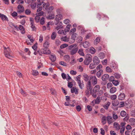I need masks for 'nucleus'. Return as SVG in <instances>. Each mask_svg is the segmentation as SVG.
Wrapping results in <instances>:
<instances>
[{"label":"nucleus","instance_id":"nucleus-53","mask_svg":"<svg viewBox=\"0 0 135 135\" xmlns=\"http://www.w3.org/2000/svg\"><path fill=\"white\" fill-rule=\"evenodd\" d=\"M25 12L26 14L29 15L30 14L31 12L29 9H27L25 10Z\"/></svg>","mask_w":135,"mask_h":135},{"label":"nucleus","instance_id":"nucleus-3","mask_svg":"<svg viewBox=\"0 0 135 135\" xmlns=\"http://www.w3.org/2000/svg\"><path fill=\"white\" fill-rule=\"evenodd\" d=\"M133 105L132 101L129 100L126 101L125 104V106L127 108L131 107Z\"/></svg>","mask_w":135,"mask_h":135},{"label":"nucleus","instance_id":"nucleus-17","mask_svg":"<svg viewBox=\"0 0 135 135\" xmlns=\"http://www.w3.org/2000/svg\"><path fill=\"white\" fill-rule=\"evenodd\" d=\"M71 91L72 93H75L76 94H78V89L74 87H73L71 89Z\"/></svg>","mask_w":135,"mask_h":135},{"label":"nucleus","instance_id":"nucleus-43","mask_svg":"<svg viewBox=\"0 0 135 135\" xmlns=\"http://www.w3.org/2000/svg\"><path fill=\"white\" fill-rule=\"evenodd\" d=\"M38 2L40 3L38 4H37V7H38L39 6L42 4L43 3L44 1L45 0H37Z\"/></svg>","mask_w":135,"mask_h":135},{"label":"nucleus","instance_id":"nucleus-54","mask_svg":"<svg viewBox=\"0 0 135 135\" xmlns=\"http://www.w3.org/2000/svg\"><path fill=\"white\" fill-rule=\"evenodd\" d=\"M113 86L112 84L111 83H108L107 84V88L109 89Z\"/></svg>","mask_w":135,"mask_h":135},{"label":"nucleus","instance_id":"nucleus-56","mask_svg":"<svg viewBox=\"0 0 135 135\" xmlns=\"http://www.w3.org/2000/svg\"><path fill=\"white\" fill-rule=\"evenodd\" d=\"M106 71L108 72H112V71L111 70V69L109 67V66H107L106 68Z\"/></svg>","mask_w":135,"mask_h":135},{"label":"nucleus","instance_id":"nucleus-31","mask_svg":"<svg viewBox=\"0 0 135 135\" xmlns=\"http://www.w3.org/2000/svg\"><path fill=\"white\" fill-rule=\"evenodd\" d=\"M95 101V104H99L100 101V97H98L96 99L94 100Z\"/></svg>","mask_w":135,"mask_h":135},{"label":"nucleus","instance_id":"nucleus-42","mask_svg":"<svg viewBox=\"0 0 135 135\" xmlns=\"http://www.w3.org/2000/svg\"><path fill=\"white\" fill-rule=\"evenodd\" d=\"M56 33L55 32H53L51 35V38L52 39L54 40L56 36Z\"/></svg>","mask_w":135,"mask_h":135},{"label":"nucleus","instance_id":"nucleus-5","mask_svg":"<svg viewBox=\"0 0 135 135\" xmlns=\"http://www.w3.org/2000/svg\"><path fill=\"white\" fill-rule=\"evenodd\" d=\"M42 50L43 54L46 55H48L51 53V51L49 49L45 47L44 48L42 49Z\"/></svg>","mask_w":135,"mask_h":135},{"label":"nucleus","instance_id":"nucleus-6","mask_svg":"<svg viewBox=\"0 0 135 135\" xmlns=\"http://www.w3.org/2000/svg\"><path fill=\"white\" fill-rule=\"evenodd\" d=\"M90 79L91 80L93 85H94L97 84V80L95 76H91L90 78Z\"/></svg>","mask_w":135,"mask_h":135},{"label":"nucleus","instance_id":"nucleus-39","mask_svg":"<svg viewBox=\"0 0 135 135\" xmlns=\"http://www.w3.org/2000/svg\"><path fill=\"white\" fill-rule=\"evenodd\" d=\"M37 43L36 42L32 46V48L35 51H36L37 50Z\"/></svg>","mask_w":135,"mask_h":135},{"label":"nucleus","instance_id":"nucleus-62","mask_svg":"<svg viewBox=\"0 0 135 135\" xmlns=\"http://www.w3.org/2000/svg\"><path fill=\"white\" fill-rule=\"evenodd\" d=\"M73 83L72 82H69L68 83V87L71 88L73 87Z\"/></svg>","mask_w":135,"mask_h":135},{"label":"nucleus","instance_id":"nucleus-2","mask_svg":"<svg viewBox=\"0 0 135 135\" xmlns=\"http://www.w3.org/2000/svg\"><path fill=\"white\" fill-rule=\"evenodd\" d=\"M92 61V57L91 55L89 54H87L85 56V59L84 61V64L88 65Z\"/></svg>","mask_w":135,"mask_h":135},{"label":"nucleus","instance_id":"nucleus-58","mask_svg":"<svg viewBox=\"0 0 135 135\" xmlns=\"http://www.w3.org/2000/svg\"><path fill=\"white\" fill-rule=\"evenodd\" d=\"M115 113L114 112L113 113V117L114 119L116 120L118 118V117L117 115L115 114Z\"/></svg>","mask_w":135,"mask_h":135},{"label":"nucleus","instance_id":"nucleus-45","mask_svg":"<svg viewBox=\"0 0 135 135\" xmlns=\"http://www.w3.org/2000/svg\"><path fill=\"white\" fill-rule=\"evenodd\" d=\"M32 74L33 75L36 76L38 74V72L36 70H33Z\"/></svg>","mask_w":135,"mask_h":135},{"label":"nucleus","instance_id":"nucleus-32","mask_svg":"<svg viewBox=\"0 0 135 135\" xmlns=\"http://www.w3.org/2000/svg\"><path fill=\"white\" fill-rule=\"evenodd\" d=\"M112 105L114 106H116L119 104V102L117 100H114L112 102Z\"/></svg>","mask_w":135,"mask_h":135},{"label":"nucleus","instance_id":"nucleus-19","mask_svg":"<svg viewBox=\"0 0 135 135\" xmlns=\"http://www.w3.org/2000/svg\"><path fill=\"white\" fill-rule=\"evenodd\" d=\"M112 118L110 116H108L107 117V120L109 124H110L112 122Z\"/></svg>","mask_w":135,"mask_h":135},{"label":"nucleus","instance_id":"nucleus-59","mask_svg":"<svg viewBox=\"0 0 135 135\" xmlns=\"http://www.w3.org/2000/svg\"><path fill=\"white\" fill-rule=\"evenodd\" d=\"M126 127H122L120 130V132L121 134H122L124 132Z\"/></svg>","mask_w":135,"mask_h":135},{"label":"nucleus","instance_id":"nucleus-4","mask_svg":"<svg viewBox=\"0 0 135 135\" xmlns=\"http://www.w3.org/2000/svg\"><path fill=\"white\" fill-rule=\"evenodd\" d=\"M55 25H58L56 27V29L57 30L60 28H63V26H62V23L60 21H57V22H55Z\"/></svg>","mask_w":135,"mask_h":135},{"label":"nucleus","instance_id":"nucleus-44","mask_svg":"<svg viewBox=\"0 0 135 135\" xmlns=\"http://www.w3.org/2000/svg\"><path fill=\"white\" fill-rule=\"evenodd\" d=\"M112 82L113 84L115 86H117L119 83V82L118 81L115 80H113Z\"/></svg>","mask_w":135,"mask_h":135},{"label":"nucleus","instance_id":"nucleus-61","mask_svg":"<svg viewBox=\"0 0 135 135\" xmlns=\"http://www.w3.org/2000/svg\"><path fill=\"white\" fill-rule=\"evenodd\" d=\"M59 64L60 65H62L64 66H66V63L64 61H61L59 62Z\"/></svg>","mask_w":135,"mask_h":135},{"label":"nucleus","instance_id":"nucleus-11","mask_svg":"<svg viewBox=\"0 0 135 135\" xmlns=\"http://www.w3.org/2000/svg\"><path fill=\"white\" fill-rule=\"evenodd\" d=\"M78 48L76 47H74L70 51V54L71 55H74L78 51Z\"/></svg>","mask_w":135,"mask_h":135},{"label":"nucleus","instance_id":"nucleus-7","mask_svg":"<svg viewBox=\"0 0 135 135\" xmlns=\"http://www.w3.org/2000/svg\"><path fill=\"white\" fill-rule=\"evenodd\" d=\"M17 8L19 9H21V10H17V12L19 13H21L23 12L24 11V8L22 5H19L17 6Z\"/></svg>","mask_w":135,"mask_h":135},{"label":"nucleus","instance_id":"nucleus-8","mask_svg":"<svg viewBox=\"0 0 135 135\" xmlns=\"http://www.w3.org/2000/svg\"><path fill=\"white\" fill-rule=\"evenodd\" d=\"M125 97V94L123 93H121L118 95V99L119 100H124Z\"/></svg>","mask_w":135,"mask_h":135},{"label":"nucleus","instance_id":"nucleus-35","mask_svg":"<svg viewBox=\"0 0 135 135\" xmlns=\"http://www.w3.org/2000/svg\"><path fill=\"white\" fill-rule=\"evenodd\" d=\"M45 22V18L44 17H42L40 21V24L41 25H43Z\"/></svg>","mask_w":135,"mask_h":135},{"label":"nucleus","instance_id":"nucleus-55","mask_svg":"<svg viewBox=\"0 0 135 135\" xmlns=\"http://www.w3.org/2000/svg\"><path fill=\"white\" fill-rule=\"evenodd\" d=\"M110 66L111 67V68H112L113 69H115L116 68H117L118 67V65L115 64H112Z\"/></svg>","mask_w":135,"mask_h":135},{"label":"nucleus","instance_id":"nucleus-12","mask_svg":"<svg viewBox=\"0 0 135 135\" xmlns=\"http://www.w3.org/2000/svg\"><path fill=\"white\" fill-rule=\"evenodd\" d=\"M93 61L94 63L96 64V65H98L100 61L97 56H95L93 59Z\"/></svg>","mask_w":135,"mask_h":135},{"label":"nucleus","instance_id":"nucleus-18","mask_svg":"<svg viewBox=\"0 0 135 135\" xmlns=\"http://www.w3.org/2000/svg\"><path fill=\"white\" fill-rule=\"evenodd\" d=\"M77 35L76 33H73L72 34L71 37V39L72 40V42H74L75 41V40L76 38Z\"/></svg>","mask_w":135,"mask_h":135},{"label":"nucleus","instance_id":"nucleus-46","mask_svg":"<svg viewBox=\"0 0 135 135\" xmlns=\"http://www.w3.org/2000/svg\"><path fill=\"white\" fill-rule=\"evenodd\" d=\"M40 18L38 16H36L35 18V19L36 23H38L40 21Z\"/></svg>","mask_w":135,"mask_h":135},{"label":"nucleus","instance_id":"nucleus-28","mask_svg":"<svg viewBox=\"0 0 135 135\" xmlns=\"http://www.w3.org/2000/svg\"><path fill=\"white\" fill-rule=\"evenodd\" d=\"M55 16L54 14H49L47 16V18L49 19H53L54 18Z\"/></svg>","mask_w":135,"mask_h":135},{"label":"nucleus","instance_id":"nucleus-14","mask_svg":"<svg viewBox=\"0 0 135 135\" xmlns=\"http://www.w3.org/2000/svg\"><path fill=\"white\" fill-rule=\"evenodd\" d=\"M113 126L117 131L119 130L120 129V126L117 122H115L114 123Z\"/></svg>","mask_w":135,"mask_h":135},{"label":"nucleus","instance_id":"nucleus-37","mask_svg":"<svg viewBox=\"0 0 135 135\" xmlns=\"http://www.w3.org/2000/svg\"><path fill=\"white\" fill-rule=\"evenodd\" d=\"M54 9V7L53 6H51L50 7L47 9V11L49 14L51 13L52 10Z\"/></svg>","mask_w":135,"mask_h":135},{"label":"nucleus","instance_id":"nucleus-52","mask_svg":"<svg viewBox=\"0 0 135 135\" xmlns=\"http://www.w3.org/2000/svg\"><path fill=\"white\" fill-rule=\"evenodd\" d=\"M90 93L94 98H96L97 97L96 93H94L91 91H90Z\"/></svg>","mask_w":135,"mask_h":135},{"label":"nucleus","instance_id":"nucleus-41","mask_svg":"<svg viewBox=\"0 0 135 135\" xmlns=\"http://www.w3.org/2000/svg\"><path fill=\"white\" fill-rule=\"evenodd\" d=\"M49 43L47 41H46L43 44V46L45 48H47L48 47Z\"/></svg>","mask_w":135,"mask_h":135},{"label":"nucleus","instance_id":"nucleus-48","mask_svg":"<svg viewBox=\"0 0 135 135\" xmlns=\"http://www.w3.org/2000/svg\"><path fill=\"white\" fill-rule=\"evenodd\" d=\"M64 59L66 61H69L70 59L69 56L68 55H65L64 57Z\"/></svg>","mask_w":135,"mask_h":135},{"label":"nucleus","instance_id":"nucleus-57","mask_svg":"<svg viewBox=\"0 0 135 135\" xmlns=\"http://www.w3.org/2000/svg\"><path fill=\"white\" fill-rule=\"evenodd\" d=\"M131 114L132 117H135V109L134 110H132L131 111Z\"/></svg>","mask_w":135,"mask_h":135},{"label":"nucleus","instance_id":"nucleus-27","mask_svg":"<svg viewBox=\"0 0 135 135\" xmlns=\"http://www.w3.org/2000/svg\"><path fill=\"white\" fill-rule=\"evenodd\" d=\"M117 89L115 87H113L111 88L110 89V93H114L116 91Z\"/></svg>","mask_w":135,"mask_h":135},{"label":"nucleus","instance_id":"nucleus-40","mask_svg":"<svg viewBox=\"0 0 135 135\" xmlns=\"http://www.w3.org/2000/svg\"><path fill=\"white\" fill-rule=\"evenodd\" d=\"M58 33L59 34H64L65 35L66 34V32L64 30H60L58 31Z\"/></svg>","mask_w":135,"mask_h":135},{"label":"nucleus","instance_id":"nucleus-25","mask_svg":"<svg viewBox=\"0 0 135 135\" xmlns=\"http://www.w3.org/2000/svg\"><path fill=\"white\" fill-rule=\"evenodd\" d=\"M129 121L132 125H134L135 124V119L134 118H130L129 120Z\"/></svg>","mask_w":135,"mask_h":135},{"label":"nucleus","instance_id":"nucleus-22","mask_svg":"<svg viewBox=\"0 0 135 135\" xmlns=\"http://www.w3.org/2000/svg\"><path fill=\"white\" fill-rule=\"evenodd\" d=\"M0 17L2 20H6L7 21H8V19L7 17L5 15L3 14H2Z\"/></svg>","mask_w":135,"mask_h":135},{"label":"nucleus","instance_id":"nucleus-29","mask_svg":"<svg viewBox=\"0 0 135 135\" xmlns=\"http://www.w3.org/2000/svg\"><path fill=\"white\" fill-rule=\"evenodd\" d=\"M100 41V38L99 37H97L95 40L94 41V44L95 45H97Z\"/></svg>","mask_w":135,"mask_h":135},{"label":"nucleus","instance_id":"nucleus-38","mask_svg":"<svg viewBox=\"0 0 135 135\" xmlns=\"http://www.w3.org/2000/svg\"><path fill=\"white\" fill-rule=\"evenodd\" d=\"M61 40L62 41L65 42H68L69 41V39L66 36H65L64 37H61Z\"/></svg>","mask_w":135,"mask_h":135},{"label":"nucleus","instance_id":"nucleus-51","mask_svg":"<svg viewBox=\"0 0 135 135\" xmlns=\"http://www.w3.org/2000/svg\"><path fill=\"white\" fill-rule=\"evenodd\" d=\"M68 45L66 44H63L62 45H61L60 46V48L61 49H62L63 48H65L67 47L68 46Z\"/></svg>","mask_w":135,"mask_h":135},{"label":"nucleus","instance_id":"nucleus-26","mask_svg":"<svg viewBox=\"0 0 135 135\" xmlns=\"http://www.w3.org/2000/svg\"><path fill=\"white\" fill-rule=\"evenodd\" d=\"M107 118L105 116H103L102 119V122L103 124H105L106 122Z\"/></svg>","mask_w":135,"mask_h":135},{"label":"nucleus","instance_id":"nucleus-36","mask_svg":"<svg viewBox=\"0 0 135 135\" xmlns=\"http://www.w3.org/2000/svg\"><path fill=\"white\" fill-rule=\"evenodd\" d=\"M96 64L94 63H91L89 66V68L90 69H93L96 67Z\"/></svg>","mask_w":135,"mask_h":135},{"label":"nucleus","instance_id":"nucleus-34","mask_svg":"<svg viewBox=\"0 0 135 135\" xmlns=\"http://www.w3.org/2000/svg\"><path fill=\"white\" fill-rule=\"evenodd\" d=\"M71 26V25H68L67 26L66 28L64 30L66 32H66H68L69 31L70 29V27Z\"/></svg>","mask_w":135,"mask_h":135},{"label":"nucleus","instance_id":"nucleus-64","mask_svg":"<svg viewBox=\"0 0 135 135\" xmlns=\"http://www.w3.org/2000/svg\"><path fill=\"white\" fill-rule=\"evenodd\" d=\"M125 106L124 102L121 101L120 102V104L119 105L120 107H122Z\"/></svg>","mask_w":135,"mask_h":135},{"label":"nucleus","instance_id":"nucleus-1","mask_svg":"<svg viewBox=\"0 0 135 135\" xmlns=\"http://www.w3.org/2000/svg\"><path fill=\"white\" fill-rule=\"evenodd\" d=\"M4 54L5 56L8 58L11 59L12 58L11 54L12 51L8 47H4Z\"/></svg>","mask_w":135,"mask_h":135},{"label":"nucleus","instance_id":"nucleus-10","mask_svg":"<svg viewBox=\"0 0 135 135\" xmlns=\"http://www.w3.org/2000/svg\"><path fill=\"white\" fill-rule=\"evenodd\" d=\"M91 81L89 80L88 82L86 85L87 89L89 90L90 91H92L93 89L92 86H91Z\"/></svg>","mask_w":135,"mask_h":135},{"label":"nucleus","instance_id":"nucleus-23","mask_svg":"<svg viewBox=\"0 0 135 135\" xmlns=\"http://www.w3.org/2000/svg\"><path fill=\"white\" fill-rule=\"evenodd\" d=\"M83 45L84 48H87L89 47V44L88 42L86 41L83 43Z\"/></svg>","mask_w":135,"mask_h":135},{"label":"nucleus","instance_id":"nucleus-9","mask_svg":"<svg viewBox=\"0 0 135 135\" xmlns=\"http://www.w3.org/2000/svg\"><path fill=\"white\" fill-rule=\"evenodd\" d=\"M109 75L107 74L103 75L102 77V79L103 81H107L109 78Z\"/></svg>","mask_w":135,"mask_h":135},{"label":"nucleus","instance_id":"nucleus-60","mask_svg":"<svg viewBox=\"0 0 135 135\" xmlns=\"http://www.w3.org/2000/svg\"><path fill=\"white\" fill-rule=\"evenodd\" d=\"M42 51V49H41L40 50H38V51H37V54H38L40 56H42V54H43Z\"/></svg>","mask_w":135,"mask_h":135},{"label":"nucleus","instance_id":"nucleus-13","mask_svg":"<svg viewBox=\"0 0 135 135\" xmlns=\"http://www.w3.org/2000/svg\"><path fill=\"white\" fill-rule=\"evenodd\" d=\"M62 16L61 14H58L56 16L55 18V22H57L61 20L62 19Z\"/></svg>","mask_w":135,"mask_h":135},{"label":"nucleus","instance_id":"nucleus-49","mask_svg":"<svg viewBox=\"0 0 135 135\" xmlns=\"http://www.w3.org/2000/svg\"><path fill=\"white\" fill-rule=\"evenodd\" d=\"M126 114V112L124 111H122L120 112V115L122 117H124Z\"/></svg>","mask_w":135,"mask_h":135},{"label":"nucleus","instance_id":"nucleus-24","mask_svg":"<svg viewBox=\"0 0 135 135\" xmlns=\"http://www.w3.org/2000/svg\"><path fill=\"white\" fill-rule=\"evenodd\" d=\"M84 77L83 79L85 81H87L89 79V76L86 74H84L83 76Z\"/></svg>","mask_w":135,"mask_h":135},{"label":"nucleus","instance_id":"nucleus-30","mask_svg":"<svg viewBox=\"0 0 135 135\" xmlns=\"http://www.w3.org/2000/svg\"><path fill=\"white\" fill-rule=\"evenodd\" d=\"M110 103L108 102H107V104L103 105V107L106 109L107 110L109 108V106L110 104Z\"/></svg>","mask_w":135,"mask_h":135},{"label":"nucleus","instance_id":"nucleus-20","mask_svg":"<svg viewBox=\"0 0 135 135\" xmlns=\"http://www.w3.org/2000/svg\"><path fill=\"white\" fill-rule=\"evenodd\" d=\"M50 59L52 62H54L56 60V57L55 55H51L50 57Z\"/></svg>","mask_w":135,"mask_h":135},{"label":"nucleus","instance_id":"nucleus-50","mask_svg":"<svg viewBox=\"0 0 135 135\" xmlns=\"http://www.w3.org/2000/svg\"><path fill=\"white\" fill-rule=\"evenodd\" d=\"M77 46L76 44H73L69 46L68 47V49L69 50H71V49H73V47H76Z\"/></svg>","mask_w":135,"mask_h":135},{"label":"nucleus","instance_id":"nucleus-33","mask_svg":"<svg viewBox=\"0 0 135 135\" xmlns=\"http://www.w3.org/2000/svg\"><path fill=\"white\" fill-rule=\"evenodd\" d=\"M78 53L81 56H84V54L83 52V50L82 49H80L78 51Z\"/></svg>","mask_w":135,"mask_h":135},{"label":"nucleus","instance_id":"nucleus-15","mask_svg":"<svg viewBox=\"0 0 135 135\" xmlns=\"http://www.w3.org/2000/svg\"><path fill=\"white\" fill-rule=\"evenodd\" d=\"M99 86L98 85H96L94 87L93 90V92L97 93L99 91Z\"/></svg>","mask_w":135,"mask_h":135},{"label":"nucleus","instance_id":"nucleus-47","mask_svg":"<svg viewBox=\"0 0 135 135\" xmlns=\"http://www.w3.org/2000/svg\"><path fill=\"white\" fill-rule=\"evenodd\" d=\"M99 55V56L101 59H103L104 57L105 56L104 53L103 52H100V53Z\"/></svg>","mask_w":135,"mask_h":135},{"label":"nucleus","instance_id":"nucleus-63","mask_svg":"<svg viewBox=\"0 0 135 135\" xmlns=\"http://www.w3.org/2000/svg\"><path fill=\"white\" fill-rule=\"evenodd\" d=\"M90 51L91 54H94L95 52V50L94 48H93V49L91 48L90 50Z\"/></svg>","mask_w":135,"mask_h":135},{"label":"nucleus","instance_id":"nucleus-21","mask_svg":"<svg viewBox=\"0 0 135 135\" xmlns=\"http://www.w3.org/2000/svg\"><path fill=\"white\" fill-rule=\"evenodd\" d=\"M103 73V71L102 70H100L99 71H98L97 73V77L99 78L100 77L101 75Z\"/></svg>","mask_w":135,"mask_h":135},{"label":"nucleus","instance_id":"nucleus-16","mask_svg":"<svg viewBox=\"0 0 135 135\" xmlns=\"http://www.w3.org/2000/svg\"><path fill=\"white\" fill-rule=\"evenodd\" d=\"M19 30H20L21 32V33L23 34H24L25 33V29L23 26L21 25H19Z\"/></svg>","mask_w":135,"mask_h":135}]
</instances>
